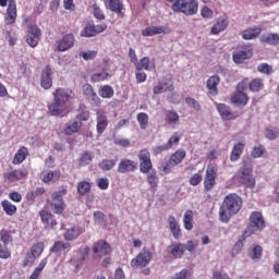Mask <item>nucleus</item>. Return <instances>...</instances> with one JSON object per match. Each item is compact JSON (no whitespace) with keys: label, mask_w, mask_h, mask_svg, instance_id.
<instances>
[{"label":"nucleus","mask_w":279,"mask_h":279,"mask_svg":"<svg viewBox=\"0 0 279 279\" xmlns=\"http://www.w3.org/2000/svg\"><path fill=\"white\" fill-rule=\"evenodd\" d=\"M243 206V199L240 198L236 194H230L225 197V202L219 209L220 221L228 223L232 215H236Z\"/></svg>","instance_id":"nucleus-1"},{"label":"nucleus","mask_w":279,"mask_h":279,"mask_svg":"<svg viewBox=\"0 0 279 279\" xmlns=\"http://www.w3.org/2000/svg\"><path fill=\"white\" fill-rule=\"evenodd\" d=\"M198 4L195 0H179L172 4L174 12H182L185 16H193L197 14Z\"/></svg>","instance_id":"nucleus-2"},{"label":"nucleus","mask_w":279,"mask_h":279,"mask_svg":"<svg viewBox=\"0 0 279 279\" xmlns=\"http://www.w3.org/2000/svg\"><path fill=\"white\" fill-rule=\"evenodd\" d=\"M235 178L238 182H240V184H243L247 189H254V186L256 185V180L252 174V168L247 166L240 168Z\"/></svg>","instance_id":"nucleus-3"},{"label":"nucleus","mask_w":279,"mask_h":279,"mask_svg":"<svg viewBox=\"0 0 279 279\" xmlns=\"http://www.w3.org/2000/svg\"><path fill=\"white\" fill-rule=\"evenodd\" d=\"M66 195V190H61L59 192L52 193L51 197L52 201L50 203L51 210L56 213L57 215H62L64 213V201L63 197Z\"/></svg>","instance_id":"nucleus-4"},{"label":"nucleus","mask_w":279,"mask_h":279,"mask_svg":"<svg viewBox=\"0 0 279 279\" xmlns=\"http://www.w3.org/2000/svg\"><path fill=\"white\" fill-rule=\"evenodd\" d=\"M265 228V220H263V215L258 211H254L251 215V225L245 231L246 236L256 232V230H263Z\"/></svg>","instance_id":"nucleus-5"},{"label":"nucleus","mask_w":279,"mask_h":279,"mask_svg":"<svg viewBox=\"0 0 279 279\" xmlns=\"http://www.w3.org/2000/svg\"><path fill=\"white\" fill-rule=\"evenodd\" d=\"M217 178V166L210 163L207 166L204 185L206 191H210L215 186V180Z\"/></svg>","instance_id":"nucleus-6"},{"label":"nucleus","mask_w":279,"mask_h":279,"mask_svg":"<svg viewBox=\"0 0 279 279\" xmlns=\"http://www.w3.org/2000/svg\"><path fill=\"white\" fill-rule=\"evenodd\" d=\"M141 173H149L151 170V157L148 150H142L138 154Z\"/></svg>","instance_id":"nucleus-7"},{"label":"nucleus","mask_w":279,"mask_h":279,"mask_svg":"<svg viewBox=\"0 0 279 279\" xmlns=\"http://www.w3.org/2000/svg\"><path fill=\"white\" fill-rule=\"evenodd\" d=\"M236 90L238 92L231 97V104H234L235 106H246L248 98L247 94L243 93L244 84L239 83Z\"/></svg>","instance_id":"nucleus-8"},{"label":"nucleus","mask_w":279,"mask_h":279,"mask_svg":"<svg viewBox=\"0 0 279 279\" xmlns=\"http://www.w3.org/2000/svg\"><path fill=\"white\" fill-rule=\"evenodd\" d=\"M51 75H53L51 66L47 65L41 70L40 86L41 88H45V90H49V88L53 86V78H51Z\"/></svg>","instance_id":"nucleus-9"},{"label":"nucleus","mask_w":279,"mask_h":279,"mask_svg":"<svg viewBox=\"0 0 279 279\" xmlns=\"http://www.w3.org/2000/svg\"><path fill=\"white\" fill-rule=\"evenodd\" d=\"M26 43L32 48L37 47L38 43H40V28L38 26L33 25L28 27Z\"/></svg>","instance_id":"nucleus-10"},{"label":"nucleus","mask_w":279,"mask_h":279,"mask_svg":"<svg viewBox=\"0 0 279 279\" xmlns=\"http://www.w3.org/2000/svg\"><path fill=\"white\" fill-rule=\"evenodd\" d=\"M250 58H252L251 47H240L236 51L233 52V62H235V64H242V62L250 60Z\"/></svg>","instance_id":"nucleus-11"},{"label":"nucleus","mask_w":279,"mask_h":279,"mask_svg":"<svg viewBox=\"0 0 279 279\" xmlns=\"http://www.w3.org/2000/svg\"><path fill=\"white\" fill-rule=\"evenodd\" d=\"M92 251L94 254H96V256L101 258L102 256H108V254L112 252V248L108 242L100 240L93 245Z\"/></svg>","instance_id":"nucleus-12"},{"label":"nucleus","mask_w":279,"mask_h":279,"mask_svg":"<svg viewBox=\"0 0 279 279\" xmlns=\"http://www.w3.org/2000/svg\"><path fill=\"white\" fill-rule=\"evenodd\" d=\"M148 263H151V254L148 251H144L132 259L131 267H147Z\"/></svg>","instance_id":"nucleus-13"},{"label":"nucleus","mask_w":279,"mask_h":279,"mask_svg":"<svg viewBox=\"0 0 279 279\" xmlns=\"http://www.w3.org/2000/svg\"><path fill=\"white\" fill-rule=\"evenodd\" d=\"M138 169V163L131 159H121L118 166L119 173H132V171H136Z\"/></svg>","instance_id":"nucleus-14"},{"label":"nucleus","mask_w":279,"mask_h":279,"mask_svg":"<svg viewBox=\"0 0 279 279\" xmlns=\"http://www.w3.org/2000/svg\"><path fill=\"white\" fill-rule=\"evenodd\" d=\"M173 90V81L171 78H163L153 88L154 95H162V93H171Z\"/></svg>","instance_id":"nucleus-15"},{"label":"nucleus","mask_w":279,"mask_h":279,"mask_svg":"<svg viewBox=\"0 0 279 279\" xmlns=\"http://www.w3.org/2000/svg\"><path fill=\"white\" fill-rule=\"evenodd\" d=\"M57 45L59 51H68V49H71L75 45V36L68 34L61 40L57 41Z\"/></svg>","instance_id":"nucleus-16"},{"label":"nucleus","mask_w":279,"mask_h":279,"mask_svg":"<svg viewBox=\"0 0 279 279\" xmlns=\"http://www.w3.org/2000/svg\"><path fill=\"white\" fill-rule=\"evenodd\" d=\"M52 95H53L54 101L63 106H65L66 101L71 99V94L69 93L68 89H64V88H57Z\"/></svg>","instance_id":"nucleus-17"},{"label":"nucleus","mask_w":279,"mask_h":279,"mask_svg":"<svg viewBox=\"0 0 279 279\" xmlns=\"http://www.w3.org/2000/svg\"><path fill=\"white\" fill-rule=\"evenodd\" d=\"M4 21L7 25H12L16 21V2H14V0L9 1Z\"/></svg>","instance_id":"nucleus-18"},{"label":"nucleus","mask_w":279,"mask_h":279,"mask_svg":"<svg viewBox=\"0 0 279 279\" xmlns=\"http://www.w3.org/2000/svg\"><path fill=\"white\" fill-rule=\"evenodd\" d=\"M97 134L101 135L102 132H106V128H108V116H106V112L104 111H98L97 113Z\"/></svg>","instance_id":"nucleus-19"},{"label":"nucleus","mask_w":279,"mask_h":279,"mask_svg":"<svg viewBox=\"0 0 279 279\" xmlns=\"http://www.w3.org/2000/svg\"><path fill=\"white\" fill-rule=\"evenodd\" d=\"M83 95L92 101L93 104H99V96H97V93H95V89H93V86L90 84L83 85Z\"/></svg>","instance_id":"nucleus-20"},{"label":"nucleus","mask_w":279,"mask_h":279,"mask_svg":"<svg viewBox=\"0 0 279 279\" xmlns=\"http://www.w3.org/2000/svg\"><path fill=\"white\" fill-rule=\"evenodd\" d=\"M184 250H186V245L179 243L168 246L166 251L174 258H182V256H184Z\"/></svg>","instance_id":"nucleus-21"},{"label":"nucleus","mask_w":279,"mask_h":279,"mask_svg":"<svg viewBox=\"0 0 279 279\" xmlns=\"http://www.w3.org/2000/svg\"><path fill=\"white\" fill-rule=\"evenodd\" d=\"M27 175V170H13L11 172L4 173L5 180L9 182H16L19 180H23Z\"/></svg>","instance_id":"nucleus-22"},{"label":"nucleus","mask_w":279,"mask_h":279,"mask_svg":"<svg viewBox=\"0 0 279 279\" xmlns=\"http://www.w3.org/2000/svg\"><path fill=\"white\" fill-rule=\"evenodd\" d=\"M260 43H266V45H271L272 47H278L279 35L276 33L264 34L259 38Z\"/></svg>","instance_id":"nucleus-23"},{"label":"nucleus","mask_w":279,"mask_h":279,"mask_svg":"<svg viewBox=\"0 0 279 279\" xmlns=\"http://www.w3.org/2000/svg\"><path fill=\"white\" fill-rule=\"evenodd\" d=\"M39 217L41 218L43 223H45L47 228H51V229L56 228L57 222L53 219V215H51L48 211L41 210L39 213Z\"/></svg>","instance_id":"nucleus-24"},{"label":"nucleus","mask_w":279,"mask_h":279,"mask_svg":"<svg viewBox=\"0 0 279 279\" xmlns=\"http://www.w3.org/2000/svg\"><path fill=\"white\" fill-rule=\"evenodd\" d=\"M244 149H245V144L243 142H239L238 144H235L230 155L231 162H236V160L241 158V154H243Z\"/></svg>","instance_id":"nucleus-25"},{"label":"nucleus","mask_w":279,"mask_h":279,"mask_svg":"<svg viewBox=\"0 0 279 279\" xmlns=\"http://www.w3.org/2000/svg\"><path fill=\"white\" fill-rule=\"evenodd\" d=\"M168 223L173 238L180 239V225H178V220H175V217L169 216Z\"/></svg>","instance_id":"nucleus-26"},{"label":"nucleus","mask_w":279,"mask_h":279,"mask_svg":"<svg viewBox=\"0 0 279 279\" xmlns=\"http://www.w3.org/2000/svg\"><path fill=\"white\" fill-rule=\"evenodd\" d=\"M82 232H84V230L80 227L70 228L64 233V239L65 241H74V239H77Z\"/></svg>","instance_id":"nucleus-27"},{"label":"nucleus","mask_w":279,"mask_h":279,"mask_svg":"<svg viewBox=\"0 0 279 279\" xmlns=\"http://www.w3.org/2000/svg\"><path fill=\"white\" fill-rule=\"evenodd\" d=\"M48 110L52 117H60V113L64 112V105L58 102V100H53V102L49 105Z\"/></svg>","instance_id":"nucleus-28"},{"label":"nucleus","mask_w":279,"mask_h":279,"mask_svg":"<svg viewBox=\"0 0 279 279\" xmlns=\"http://www.w3.org/2000/svg\"><path fill=\"white\" fill-rule=\"evenodd\" d=\"M158 34H165L162 26H148L142 31V36H157Z\"/></svg>","instance_id":"nucleus-29"},{"label":"nucleus","mask_w":279,"mask_h":279,"mask_svg":"<svg viewBox=\"0 0 279 279\" xmlns=\"http://www.w3.org/2000/svg\"><path fill=\"white\" fill-rule=\"evenodd\" d=\"M250 258L255 263H258L260 258H263V246L254 245L251 247V252L248 253Z\"/></svg>","instance_id":"nucleus-30"},{"label":"nucleus","mask_w":279,"mask_h":279,"mask_svg":"<svg viewBox=\"0 0 279 279\" xmlns=\"http://www.w3.org/2000/svg\"><path fill=\"white\" fill-rule=\"evenodd\" d=\"M260 32H263L260 27L246 29L242 33V38H244V40H254V38L260 36Z\"/></svg>","instance_id":"nucleus-31"},{"label":"nucleus","mask_w":279,"mask_h":279,"mask_svg":"<svg viewBox=\"0 0 279 279\" xmlns=\"http://www.w3.org/2000/svg\"><path fill=\"white\" fill-rule=\"evenodd\" d=\"M186 158V151L184 150H177L171 157H170V166H177L182 162Z\"/></svg>","instance_id":"nucleus-32"},{"label":"nucleus","mask_w":279,"mask_h":279,"mask_svg":"<svg viewBox=\"0 0 279 279\" xmlns=\"http://www.w3.org/2000/svg\"><path fill=\"white\" fill-rule=\"evenodd\" d=\"M217 110L221 119H223L225 121H227L228 119H230V117H232V111L230 110V107L226 106L225 104L217 105Z\"/></svg>","instance_id":"nucleus-33"},{"label":"nucleus","mask_w":279,"mask_h":279,"mask_svg":"<svg viewBox=\"0 0 279 279\" xmlns=\"http://www.w3.org/2000/svg\"><path fill=\"white\" fill-rule=\"evenodd\" d=\"M25 158H27V148L22 147L17 150V153L14 156L13 165H21V162H23Z\"/></svg>","instance_id":"nucleus-34"},{"label":"nucleus","mask_w":279,"mask_h":279,"mask_svg":"<svg viewBox=\"0 0 279 279\" xmlns=\"http://www.w3.org/2000/svg\"><path fill=\"white\" fill-rule=\"evenodd\" d=\"M147 173V182L150 186V189H157L158 187V174L156 173V170H150Z\"/></svg>","instance_id":"nucleus-35"},{"label":"nucleus","mask_w":279,"mask_h":279,"mask_svg":"<svg viewBox=\"0 0 279 279\" xmlns=\"http://www.w3.org/2000/svg\"><path fill=\"white\" fill-rule=\"evenodd\" d=\"M69 247H71L70 243H64L62 241H57V242H54L50 252H52V254H58V252H64V250H69Z\"/></svg>","instance_id":"nucleus-36"},{"label":"nucleus","mask_w":279,"mask_h":279,"mask_svg":"<svg viewBox=\"0 0 279 279\" xmlns=\"http://www.w3.org/2000/svg\"><path fill=\"white\" fill-rule=\"evenodd\" d=\"M228 27V20H219L213 27L211 34L217 35Z\"/></svg>","instance_id":"nucleus-37"},{"label":"nucleus","mask_w":279,"mask_h":279,"mask_svg":"<svg viewBox=\"0 0 279 279\" xmlns=\"http://www.w3.org/2000/svg\"><path fill=\"white\" fill-rule=\"evenodd\" d=\"M219 85V76H210L207 80V88L210 90V93H215L217 95V86Z\"/></svg>","instance_id":"nucleus-38"},{"label":"nucleus","mask_w":279,"mask_h":279,"mask_svg":"<svg viewBox=\"0 0 279 279\" xmlns=\"http://www.w3.org/2000/svg\"><path fill=\"white\" fill-rule=\"evenodd\" d=\"M109 1V10L111 12H116V14H121L123 10V4H121L120 0H108Z\"/></svg>","instance_id":"nucleus-39"},{"label":"nucleus","mask_w":279,"mask_h":279,"mask_svg":"<svg viewBox=\"0 0 279 279\" xmlns=\"http://www.w3.org/2000/svg\"><path fill=\"white\" fill-rule=\"evenodd\" d=\"M185 230H193V211L187 210L183 219Z\"/></svg>","instance_id":"nucleus-40"},{"label":"nucleus","mask_w":279,"mask_h":279,"mask_svg":"<svg viewBox=\"0 0 279 279\" xmlns=\"http://www.w3.org/2000/svg\"><path fill=\"white\" fill-rule=\"evenodd\" d=\"M81 128H82V122L81 121L70 122L68 124V128L65 129V134H73L75 132H80Z\"/></svg>","instance_id":"nucleus-41"},{"label":"nucleus","mask_w":279,"mask_h":279,"mask_svg":"<svg viewBox=\"0 0 279 279\" xmlns=\"http://www.w3.org/2000/svg\"><path fill=\"white\" fill-rule=\"evenodd\" d=\"M117 165V159H105L99 163V168L102 171H110Z\"/></svg>","instance_id":"nucleus-42"},{"label":"nucleus","mask_w":279,"mask_h":279,"mask_svg":"<svg viewBox=\"0 0 279 279\" xmlns=\"http://www.w3.org/2000/svg\"><path fill=\"white\" fill-rule=\"evenodd\" d=\"M137 122L140 123V128L142 130H147V123H149V116L145 112H141L137 114Z\"/></svg>","instance_id":"nucleus-43"},{"label":"nucleus","mask_w":279,"mask_h":279,"mask_svg":"<svg viewBox=\"0 0 279 279\" xmlns=\"http://www.w3.org/2000/svg\"><path fill=\"white\" fill-rule=\"evenodd\" d=\"M81 36L84 38H93L94 36H97L95 32V25L85 26V28L81 32Z\"/></svg>","instance_id":"nucleus-44"},{"label":"nucleus","mask_w":279,"mask_h":279,"mask_svg":"<svg viewBox=\"0 0 279 279\" xmlns=\"http://www.w3.org/2000/svg\"><path fill=\"white\" fill-rule=\"evenodd\" d=\"M265 136L268 141H276L279 136V129L278 128H270L265 130Z\"/></svg>","instance_id":"nucleus-45"},{"label":"nucleus","mask_w":279,"mask_h":279,"mask_svg":"<svg viewBox=\"0 0 279 279\" xmlns=\"http://www.w3.org/2000/svg\"><path fill=\"white\" fill-rule=\"evenodd\" d=\"M100 97H104V99H110L114 95V89L110 87V85H105L100 92H99Z\"/></svg>","instance_id":"nucleus-46"},{"label":"nucleus","mask_w":279,"mask_h":279,"mask_svg":"<svg viewBox=\"0 0 279 279\" xmlns=\"http://www.w3.org/2000/svg\"><path fill=\"white\" fill-rule=\"evenodd\" d=\"M135 77H136L137 84H141L145 82V80H147V74L143 72V68H141V64H136Z\"/></svg>","instance_id":"nucleus-47"},{"label":"nucleus","mask_w":279,"mask_h":279,"mask_svg":"<svg viewBox=\"0 0 279 279\" xmlns=\"http://www.w3.org/2000/svg\"><path fill=\"white\" fill-rule=\"evenodd\" d=\"M264 84H263V80L260 78H254L251 83H250V89L253 93H258L262 88H263Z\"/></svg>","instance_id":"nucleus-48"},{"label":"nucleus","mask_w":279,"mask_h":279,"mask_svg":"<svg viewBox=\"0 0 279 279\" xmlns=\"http://www.w3.org/2000/svg\"><path fill=\"white\" fill-rule=\"evenodd\" d=\"M166 119L170 125H175L180 121V116L175 111H168Z\"/></svg>","instance_id":"nucleus-49"},{"label":"nucleus","mask_w":279,"mask_h":279,"mask_svg":"<svg viewBox=\"0 0 279 279\" xmlns=\"http://www.w3.org/2000/svg\"><path fill=\"white\" fill-rule=\"evenodd\" d=\"M2 208L4 210V213H7V215H14V213H16V206L12 205V203H10L9 201H3L2 202Z\"/></svg>","instance_id":"nucleus-50"},{"label":"nucleus","mask_w":279,"mask_h":279,"mask_svg":"<svg viewBox=\"0 0 279 279\" xmlns=\"http://www.w3.org/2000/svg\"><path fill=\"white\" fill-rule=\"evenodd\" d=\"M77 191L80 195H86L90 191V183L87 181H82L77 185Z\"/></svg>","instance_id":"nucleus-51"},{"label":"nucleus","mask_w":279,"mask_h":279,"mask_svg":"<svg viewBox=\"0 0 279 279\" xmlns=\"http://www.w3.org/2000/svg\"><path fill=\"white\" fill-rule=\"evenodd\" d=\"M44 251H45V244L37 243L32 246L31 254H33L36 258H38V256H40V254H43Z\"/></svg>","instance_id":"nucleus-52"},{"label":"nucleus","mask_w":279,"mask_h":279,"mask_svg":"<svg viewBox=\"0 0 279 279\" xmlns=\"http://www.w3.org/2000/svg\"><path fill=\"white\" fill-rule=\"evenodd\" d=\"M110 77V74L106 70L102 72L96 73L92 75V82H104V80H108Z\"/></svg>","instance_id":"nucleus-53"},{"label":"nucleus","mask_w":279,"mask_h":279,"mask_svg":"<svg viewBox=\"0 0 279 279\" xmlns=\"http://www.w3.org/2000/svg\"><path fill=\"white\" fill-rule=\"evenodd\" d=\"M58 180V178H60V174L58 172H53V171H48V172H44L43 173V182L47 183V182H51V180Z\"/></svg>","instance_id":"nucleus-54"},{"label":"nucleus","mask_w":279,"mask_h":279,"mask_svg":"<svg viewBox=\"0 0 279 279\" xmlns=\"http://www.w3.org/2000/svg\"><path fill=\"white\" fill-rule=\"evenodd\" d=\"M257 71L264 73V75H271V73H274V68L267 63H262L257 66Z\"/></svg>","instance_id":"nucleus-55"},{"label":"nucleus","mask_w":279,"mask_h":279,"mask_svg":"<svg viewBox=\"0 0 279 279\" xmlns=\"http://www.w3.org/2000/svg\"><path fill=\"white\" fill-rule=\"evenodd\" d=\"M185 104H187L190 108H193L194 110H196V112H199L202 110V106H199V102H197L195 98L187 97L185 99Z\"/></svg>","instance_id":"nucleus-56"},{"label":"nucleus","mask_w":279,"mask_h":279,"mask_svg":"<svg viewBox=\"0 0 279 279\" xmlns=\"http://www.w3.org/2000/svg\"><path fill=\"white\" fill-rule=\"evenodd\" d=\"M92 10L94 12L95 19H98V21H104V19H106V15H104V11H101V9L97 7V4H94L92 7Z\"/></svg>","instance_id":"nucleus-57"},{"label":"nucleus","mask_w":279,"mask_h":279,"mask_svg":"<svg viewBox=\"0 0 279 279\" xmlns=\"http://www.w3.org/2000/svg\"><path fill=\"white\" fill-rule=\"evenodd\" d=\"M80 56L83 57V60H95L97 58V51L89 50L87 52H81Z\"/></svg>","instance_id":"nucleus-58"},{"label":"nucleus","mask_w":279,"mask_h":279,"mask_svg":"<svg viewBox=\"0 0 279 279\" xmlns=\"http://www.w3.org/2000/svg\"><path fill=\"white\" fill-rule=\"evenodd\" d=\"M47 266V258L43 259L38 267H36L33 271V276H40V274L43 272V269H45V267Z\"/></svg>","instance_id":"nucleus-59"},{"label":"nucleus","mask_w":279,"mask_h":279,"mask_svg":"<svg viewBox=\"0 0 279 279\" xmlns=\"http://www.w3.org/2000/svg\"><path fill=\"white\" fill-rule=\"evenodd\" d=\"M97 186H99L101 189V191H106V189H108V186L110 185V181H108V179H97Z\"/></svg>","instance_id":"nucleus-60"},{"label":"nucleus","mask_w":279,"mask_h":279,"mask_svg":"<svg viewBox=\"0 0 279 279\" xmlns=\"http://www.w3.org/2000/svg\"><path fill=\"white\" fill-rule=\"evenodd\" d=\"M35 260H36V257L32 253H28L24 259L23 265L24 267H29L34 265Z\"/></svg>","instance_id":"nucleus-61"},{"label":"nucleus","mask_w":279,"mask_h":279,"mask_svg":"<svg viewBox=\"0 0 279 279\" xmlns=\"http://www.w3.org/2000/svg\"><path fill=\"white\" fill-rule=\"evenodd\" d=\"M189 277V269H183L180 272H177L170 279H186Z\"/></svg>","instance_id":"nucleus-62"},{"label":"nucleus","mask_w":279,"mask_h":279,"mask_svg":"<svg viewBox=\"0 0 279 279\" xmlns=\"http://www.w3.org/2000/svg\"><path fill=\"white\" fill-rule=\"evenodd\" d=\"M201 15L203 19H213V10H210L208 7H205L202 9Z\"/></svg>","instance_id":"nucleus-63"},{"label":"nucleus","mask_w":279,"mask_h":279,"mask_svg":"<svg viewBox=\"0 0 279 279\" xmlns=\"http://www.w3.org/2000/svg\"><path fill=\"white\" fill-rule=\"evenodd\" d=\"M199 182H202V174H199V173L194 174L190 179V184H192V186H197V184H199Z\"/></svg>","instance_id":"nucleus-64"}]
</instances>
